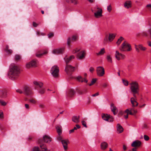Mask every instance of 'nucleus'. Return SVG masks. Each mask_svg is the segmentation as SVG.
<instances>
[{
  "label": "nucleus",
  "instance_id": "1",
  "mask_svg": "<svg viewBox=\"0 0 151 151\" xmlns=\"http://www.w3.org/2000/svg\"><path fill=\"white\" fill-rule=\"evenodd\" d=\"M20 73L19 68L14 63H12L10 66L8 75L9 78L12 80L16 79Z\"/></svg>",
  "mask_w": 151,
  "mask_h": 151
},
{
  "label": "nucleus",
  "instance_id": "2",
  "mask_svg": "<svg viewBox=\"0 0 151 151\" xmlns=\"http://www.w3.org/2000/svg\"><path fill=\"white\" fill-rule=\"evenodd\" d=\"M75 57L71 55L69 57L66 56L64 58L65 60L66 63L65 68V71L67 74L68 75L70 74V73L73 71L75 69V68L72 67L71 65H68L67 63H68L72 59L74 58Z\"/></svg>",
  "mask_w": 151,
  "mask_h": 151
},
{
  "label": "nucleus",
  "instance_id": "3",
  "mask_svg": "<svg viewBox=\"0 0 151 151\" xmlns=\"http://www.w3.org/2000/svg\"><path fill=\"white\" fill-rule=\"evenodd\" d=\"M130 88L132 92L137 93L139 91V84L136 81H133L129 84Z\"/></svg>",
  "mask_w": 151,
  "mask_h": 151
},
{
  "label": "nucleus",
  "instance_id": "4",
  "mask_svg": "<svg viewBox=\"0 0 151 151\" xmlns=\"http://www.w3.org/2000/svg\"><path fill=\"white\" fill-rule=\"evenodd\" d=\"M92 11L93 12H94V16L96 18H99L102 16V10L98 6H95Z\"/></svg>",
  "mask_w": 151,
  "mask_h": 151
},
{
  "label": "nucleus",
  "instance_id": "5",
  "mask_svg": "<svg viewBox=\"0 0 151 151\" xmlns=\"http://www.w3.org/2000/svg\"><path fill=\"white\" fill-rule=\"evenodd\" d=\"M120 50L122 51H129L131 49V46L130 44L124 42L122 45L119 48Z\"/></svg>",
  "mask_w": 151,
  "mask_h": 151
},
{
  "label": "nucleus",
  "instance_id": "6",
  "mask_svg": "<svg viewBox=\"0 0 151 151\" xmlns=\"http://www.w3.org/2000/svg\"><path fill=\"white\" fill-rule=\"evenodd\" d=\"M59 71V70L58 66L54 65L51 68L50 73L53 77H56L58 76Z\"/></svg>",
  "mask_w": 151,
  "mask_h": 151
},
{
  "label": "nucleus",
  "instance_id": "7",
  "mask_svg": "<svg viewBox=\"0 0 151 151\" xmlns=\"http://www.w3.org/2000/svg\"><path fill=\"white\" fill-rule=\"evenodd\" d=\"M23 93L26 96L30 97L33 94L32 90L27 86H25L23 89Z\"/></svg>",
  "mask_w": 151,
  "mask_h": 151
},
{
  "label": "nucleus",
  "instance_id": "8",
  "mask_svg": "<svg viewBox=\"0 0 151 151\" xmlns=\"http://www.w3.org/2000/svg\"><path fill=\"white\" fill-rule=\"evenodd\" d=\"M38 64V61L36 59L32 60L29 63L26 64V67L27 68L31 67H36L37 66Z\"/></svg>",
  "mask_w": 151,
  "mask_h": 151
},
{
  "label": "nucleus",
  "instance_id": "9",
  "mask_svg": "<svg viewBox=\"0 0 151 151\" xmlns=\"http://www.w3.org/2000/svg\"><path fill=\"white\" fill-rule=\"evenodd\" d=\"M97 74L100 77L102 76L105 74L104 69L102 67L99 66L96 68Z\"/></svg>",
  "mask_w": 151,
  "mask_h": 151
},
{
  "label": "nucleus",
  "instance_id": "10",
  "mask_svg": "<svg viewBox=\"0 0 151 151\" xmlns=\"http://www.w3.org/2000/svg\"><path fill=\"white\" fill-rule=\"evenodd\" d=\"M64 49V47H62L58 49H54L52 51V53L54 54L62 53L63 52Z\"/></svg>",
  "mask_w": 151,
  "mask_h": 151
},
{
  "label": "nucleus",
  "instance_id": "11",
  "mask_svg": "<svg viewBox=\"0 0 151 151\" xmlns=\"http://www.w3.org/2000/svg\"><path fill=\"white\" fill-rule=\"evenodd\" d=\"M115 37V35L114 34L111 33L109 35V36L108 37V36H106L104 39V41H107L108 40L110 42L112 41L114 38Z\"/></svg>",
  "mask_w": 151,
  "mask_h": 151
},
{
  "label": "nucleus",
  "instance_id": "12",
  "mask_svg": "<svg viewBox=\"0 0 151 151\" xmlns=\"http://www.w3.org/2000/svg\"><path fill=\"white\" fill-rule=\"evenodd\" d=\"M38 142L40 144V147L42 151H49L47 150L45 145L42 143V140L41 139H39Z\"/></svg>",
  "mask_w": 151,
  "mask_h": 151
},
{
  "label": "nucleus",
  "instance_id": "13",
  "mask_svg": "<svg viewBox=\"0 0 151 151\" xmlns=\"http://www.w3.org/2000/svg\"><path fill=\"white\" fill-rule=\"evenodd\" d=\"M34 84L36 86L35 89H38V88H41L43 86V83L41 82L37 81H35L33 82Z\"/></svg>",
  "mask_w": 151,
  "mask_h": 151
},
{
  "label": "nucleus",
  "instance_id": "14",
  "mask_svg": "<svg viewBox=\"0 0 151 151\" xmlns=\"http://www.w3.org/2000/svg\"><path fill=\"white\" fill-rule=\"evenodd\" d=\"M63 145L64 149L65 150H66L68 149V145L69 143V141L67 139H63L61 142Z\"/></svg>",
  "mask_w": 151,
  "mask_h": 151
},
{
  "label": "nucleus",
  "instance_id": "15",
  "mask_svg": "<svg viewBox=\"0 0 151 151\" xmlns=\"http://www.w3.org/2000/svg\"><path fill=\"white\" fill-rule=\"evenodd\" d=\"M142 144V142L138 140L134 141L131 144L132 147H139Z\"/></svg>",
  "mask_w": 151,
  "mask_h": 151
},
{
  "label": "nucleus",
  "instance_id": "16",
  "mask_svg": "<svg viewBox=\"0 0 151 151\" xmlns=\"http://www.w3.org/2000/svg\"><path fill=\"white\" fill-rule=\"evenodd\" d=\"M85 52L84 51L82 50L79 52L77 54V57L78 59H81L84 57Z\"/></svg>",
  "mask_w": 151,
  "mask_h": 151
},
{
  "label": "nucleus",
  "instance_id": "17",
  "mask_svg": "<svg viewBox=\"0 0 151 151\" xmlns=\"http://www.w3.org/2000/svg\"><path fill=\"white\" fill-rule=\"evenodd\" d=\"M102 118L104 120L109 122H112L113 121L112 119H110V115H108L107 114H103L102 115Z\"/></svg>",
  "mask_w": 151,
  "mask_h": 151
},
{
  "label": "nucleus",
  "instance_id": "18",
  "mask_svg": "<svg viewBox=\"0 0 151 151\" xmlns=\"http://www.w3.org/2000/svg\"><path fill=\"white\" fill-rule=\"evenodd\" d=\"M79 82H85L87 83L88 82V80L86 79L85 78H83L81 76H78L76 78Z\"/></svg>",
  "mask_w": 151,
  "mask_h": 151
},
{
  "label": "nucleus",
  "instance_id": "19",
  "mask_svg": "<svg viewBox=\"0 0 151 151\" xmlns=\"http://www.w3.org/2000/svg\"><path fill=\"white\" fill-rule=\"evenodd\" d=\"M75 92L73 90L71 89L66 93V96L68 97H72L75 94Z\"/></svg>",
  "mask_w": 151,
  "mask_h": 151
},
{
  "label": "nucleus",
  "instance_id": "20",
  "mask_svg": "<svg viewBox=\"0 0 151 151\" xmlns=\"http://www.w3.org/2000/svg\"><path fill=\"white\" fill-rule=\"evenodd\" d=\"M6 96V91L5 90H0V96L2 98H5Z\"/></svg>",
  "mask_w": 151,
  "mask_h": 151
},
{
  "label": "nucleus",
  "instance_id": "21",
  "mask_svg": "<svg viewBox=\"0 0 151 151\" xmlns=\"http://www.w3.org/2000/svg\"><path fill=\"white\" fill-rule=\"evenodd\" d=\"M111 111L113 112L114 114L115 115L116 114V111H117V109L116 107L113 104L111 105Z\"/></svg>",
  "mask_w": 151,
  "mask_h": 151
},
{
  "label": "nucleus",
  "instance_id": "22",
  "mask_svg": "<svg viewBox=\"0 0 151 151\" xmlns=\"http://www.w3.org/2000/svg\"><path fill=\"white\" fill-rule=\"evenodd\" d=\"M80 116H74L72 117V120L74 122L76 123H78L80 121Z\"/></svg>",
  "mask_w": 151,
  "mask_h": 151
},
{
  "label": "nucleus",
  "instance_id": "23",
  "mask_svg": "<svg viewBox=\"0 0 151 151\" xmlns=\"http://www.w3.org/2000/svg\"><path fill=\"white\" fill-rule=\"evenodd\" d=\"M45 142L49 143L51 141L50 137L47 135H45L43 137Z\"/></svg>",
  "mask_w": 151,
  "mask_h": 151
},
{
  "label": "nucleus",
  "instance_id": "24",
  "mask_svg": "<svg viewBox=\"0 0 151 151\" xmlns=\"http://www.w3.org/2000/svg\"><path fill=\"white\" fill-rule=\"evenodd\" d=\"M131 2L130 1H126L124 4V7L127 9L131 7Z\"/></svg>",
  "mask_w": 151,
  "mask_h": 151
},
{
  "label": "nucleus",
  "instance_id": "25",
  "mask_svg": "<svg viewBox=\"0 0 151 151\" xmlns=\"http://www.w3.org/2000/svg\"><path fill=\"white\" fill-rule=\"evenodd\" d=\"M117 131L119 133H122L123 131V127L119 124H117Z\"/></svg>",
  "mask_w": 151,
  "mask_h": 151
},
{
  "label": "nucleus",
  "instance_id": "26",
  "mask_svg": "<svg viewBox=\"0 0 151 151\" xmlns=\"http://www.w3.org/2000/svg\"><path fill=\"white\" fill-rule=\"evenodd\" d=\"M130 101L133 106H137L138 105V103L135 100L134 98H131Z\"/></svg>",
  "mask_w": 151,
  "mask_h": 151
},
{
  "label": "nucleus",
  "instance_id": "27",
  "mask_svg": "<svg viewBox=\"0 0 151 151\" xmlns=\"http://www.w3.org/2000/svg\"><path fill=\"white\" fill-rule=\"evenodd\" d=\"M48 52L47 51H45L44 52H39V53H37L36 54V56L37 57H40L42 55H46L47 53Z\"/></svg>",
  "mask_w": 151,
  "mask_h": 151
},
{
  "label": "nucleus",
  "instance_id": "28",
  "mask_svg": "<svg viewBox=\"0 0 151 151\" xmlns=\"http://www.w3.org/2000/svg\"><path fill=\"white\" fill-rule=\"evenodd\" d=\"M122 54L120 53L119 51H116L115 54V57L118 60H119L120 59V57L122 55Z\"/></svg>",
  "mask_w": 151,
  "mask_h": 151
},
{
  "label": "nucleus",
  "instance_id": "29",
  "mask_svg": "<svg viewBox=\"0 0 151 151\" xmlns=\"http://www.w3.org/2000/svg\"><path fill=\"white\" fill-rule=\"evenodd\" d=\"M108 144L105 142H102L101 144V148L102 150H104L108 146Z\"/></svg>",
  "mask_w": 151,
  "mask_h": 151
},
{
  "label": "nucleus",
  "instance_id": "30",
  "mask_svg": "<svg viewBox=\"0 0 151 151\" xmlns=\"http://www.w3.org/2000/svg\"><path fill=\"white\" fill-rule=\"evenodd\" d=\"M5 50L8 54L11 53L12 52V50L9 49V46L8 45L6 46Z\"/></svg>",
  "mask_w": 151,
  "mask_h": 151
},
{
  "label": "nucleus",
  "instance_id": "31",
  "mask_svg": "<svg viewBox=\"0 0 151 151\" xmlns=\"http://www.w3.org/2000/svg\"><path fill=\"white\" fill-rule=\"evenodd\" d=\"M105 52L104 49V48H102L101 50L98 53H96L97 55H102Z\"/></svg>",
  "mask_w": 151,
  "mask_h": 151
},
{
  "label": "nucleus",
  "instance_id": "32",
  "mask_svg": "<svg viewBox=\"0 0 151 151\" xmlns=\"http://www.w3.org/2000/svg\"><path fill=\"white\" fill-rule=\"evenodd\" d=\"M56 129L57 132L58 133V134L61 135L62 134V131L60 128L58 126H57L56 127Z\"/></svg>",
  "mask_w": 151,
  "mask_h": 151
},
{
  "label": "nucleus",
  "instance_id": "33",
  "mask_svg": "<svg viewBox=\"0 0 151 151\" xmlns=\"http://www.w3.org/2000/svg\"><path fill=\"white\" fill-rule=\"evenodd\" d=\"M56 139L59 142L61 141V142H62V140H63L62 136H61V135L59 134H58V135L56 137Z\"/></svg>",
  "mask_w": 151,
  "mask_h": 151
},
{
  "label": "nucleus",
  "instance_id": "34",
  "mask_svg": "<svg viewBox=\"0 0 151 151\" xmlns=\"http://www.w3.org/2000/svg\"><path fill=\"white\" fill-rule=\"evenodd\" d=\"M66 1L68 3H72L74 4H76L77 3V0H66Z\"/></svg>",
  "mask_w": 151,
  "mask_h": 151
},
{
  "label": "nucleus",
  "instance_id": "35",
  "mask_svg": "<svg viewBox=\"0 0 151 151\" xmlns=\"http://www.w3.org/2000/svg\"><path fill=\"white\" fill-rule=\"evenodd\" d=\"M138 47L140 50H142L145 51L146 49V47H143L141 45H138Z\"/></svg>",
  "mask_w": 151,
  "mask_h": 151
},
{
  "label": "nucleus",
  "instance_id": "36",
  "mask_svg": "<svg viewBox=\"0 0 151 151\" xmlns=\"http://www.w3.org/2000/svg\"><path fill=\"white\" fill-rule=\"evenodd\" d=\"M125 112L126 113H127V114H130V115H134V114L133 112H132V111H131L129 109H127L125 111Z\"/></svg>",
  "mask_w": 151,
  "mask_h": 151
},
{
  "label": "nucleus",
  "instance_id": "37",
  "mask_svg": "<svg viewBox=\"0 0 151 151\" xmlns=\"http://www.w3.org/2000/svg\"><path fill=\"white\" fill-rule=\"evenodd\" d=\"M124 39V38L122 37H121L120 38L118 39L117 41L116 42V44H117L118 45H119L121 43V41H122Z\"/></svg>",
  "mask_w": 151,
  "mask_h": 151
},
{
  "label": "nucleus",
  "instance_id": "38",
  "mask_svg": "<svg viewBox=\"0 0 151 151\" xmlns=\"http://www.w3.org/2000/svg\"><path fill=\"white\" fill-rule=\"evenodd\" d=\"M39 90V93L41 94H43L45 93V88H42L40 89H38Z\"/></svg>",
  "mask_w": 151,
  "mask_h": 151
},
{
  "label": "nucleus",
  "instance_id": "39",
  "mask_svg": "<svg viewBox=\"0 0 151 151\" xmlns=\"http://www.w3.org/2000/svg\"><path fill=\"white\" fill-rule=\"evenodd\" d=\"M0 103L2 106H5L6 104V103L2 100H0Z\"/></svg>",
  "mask_w": 151,
  "mask_h": 151
},
{
  "label": "nucleus",
  "instance_id": "40",
  "mask_svg": "<svg viewBox=\"0 0 151 151\" xmlns=\"http://www.w3.org/2000/svg\"><path fill=\"white\" fill-rule=\"evenodd\" d=\"M21 58V56L20 55H16L15 56V59L16 60H18L20 59Z\"/></svg>",
  "mask_w": 151,
  "mask_h": 151
},
{
  "label": "nucleus",
  "instance_id": "41",
  "mask_svg": "<svg viewBox=\"0 0 151 151\" xmlns=\"http://www.w3.org/2000/svg\"><path fill=\"white\" fill-rule=\"evenodd\" d=\"M107 59L108 62L110 63H112V60L110 56L109 55H108L107 56Z\"/></svg>",
  "mask_w": 151,
  "mask_h": 151
},
{
  "label": "nucleus",
  "instance_id": "42",
  "mask_svg": "<svg viewBox=\"0 0 151 151\" xmlns=\"http://www.w3.org/2000/svg\"><path fill=\"white\" fill-rule=\"evenodd\" d=\"M122 81H123V83L124 84L125 86H127L128 85V82L127 81L125 80L124 79H122Z\"/></svg>",
  "mask_w": 151,
  "mask_h": 151
},
{
  "label": "nucleus",
  "instance_id": "43",
  "mask_svg": "<svg viewBox=\"0 0 151 151\" xmlns=\"http://www.w3.org/2000/svg\"><path fill=\"white\" fill-rule=\"evenodd\" d=\"M129 109L130 110L133 112L134 114L137 113V110L134 109V108H129Z\"/></svg>",
  "mask_w": 151,
  "mask_h": 151
},
{
  "label": "nucleus",
  "instance_id": "44",
  "mask_svg": "<svg viewBox=\"0 0 151 151\" xmlns=\"http://www.w3.org/2000/svg\"><path fill=\"white\" fill-rule=\"evenodd\" d=\"M144 140L145 141H148L149 139V137L148 136H147L146 135H144Z\"/></svg>",
  "mask_w": 151,
  "mask_h": 151
},
{
  "label": "nucleus",
  "instance_id": "45",
  "mask_svg": "<svg viewBox=\"0 0 151 151\" xmlns=\"http://www.w3.org/2000/svg\"><path fill=\"white\" fill-rule=\"evenodd\" d=\"M32 151H40L37 147H35L32 149Z\"/></svg>",
  "mask_w": 151,
  "mask_h": 151
},
{
  "label": "nucleus",
  "instance_id": "46",
  "mask_svg": "<svg viewBox=\"0 0 151 151\" xmlns=\"http://www.w3.org/2000/svg\"><path fill=\"white\" fill-rule=\"evenodd\" d=\"M16 91L17 92L19 93H23V91H22L21 89H17L16 90Z\"/></svg>",
  "mask_w": 151,
  "mask_h": 151
},
{
  "label": "nucleus",
  "instance_id": "47",
  "mask_svg": "<svg viewBox=\"0 0 151 151\" xmlns=\"http://www.w3.org/2000/svg\"><path fill=\"white\" fill-rule=\"evenodd\" d=\"M81 123L82 125L85 127H87L86 123V122L83 120H82L81 121Z\"/></svg>",
  "mask_w": 151,
  "mask_h": 151
},
{
  "label": "nucleus",
  "instance_id": "48",
  "mask_svg": "<svg viewBox=\"0 0 151 151\" xmlns=\"http://www.w3.org/2000/svg\"><path fill=\"white\" fill-rule=\"evenodd\" d=\"M71 42V39L70 38H68L67 42V44L69 46H70V44Z\"/></svg>",
  "mask_w": 151,
  "mask_h": 151
},
{
  "label": "nucleus",
  "instance_id": "49",
  "mask_svg": "<svg viewBox=\"0 0 151 151\" xmlns=\"http://www.w3.org/2000/svg\"><path fill=\"white\" fill-rule=\"evenodd\" d=\"M80 50L78 48H76L73 50V53H75L78 52Z\"/></svg>",
  "mask_w": 151,
  "mask_h": 151
},
{
  "label": "nucleus",
  "instance_id": "50",
  "mask_svg": "<svg viewBox=\"0 0 151 151\" xmlns=\"http://www.w3.org/2000/svg\"><path fill=\"white\" fill-rule=\"evenodd\" d=\"M29 101L31 103L33 104H35L36 103V101L35 100L33 99H30L29 100Z\"/></svg>",
  "mask_w": 151,
  "mask_h": 151
},
{
  "label": "nucleus",
  "instance_id": "51",
  "mask_svg": "<svg viewBox=\"0 0 151 151\" xmlns=\"http://www.w3.org/2000/svg\"><path fill=\"white\" fill-rule=\"evenodd\" d=\"M3 117V112L2 110H0V118H2Z\"/></svg>",
  "mask_w": 151,
  "mask_h": 151
},
{
  "label": "nucleus",
  "instance_id": "52",
  "mask_svg": "<svg viewBox=\"0 0 151 151\" xmlns=\"http://www.w3.org/2000/svg\"><path fill=\"white\" fill-rule=\"evenodd\" d=\"M107 9L108 11L109 12H110L111 11V9L110 5H109L107 6Z\"/></svg>",
  "mask_w": 151,
  "mask_h": 151
},
{
  "label": "nucleus",
  "instance_id": "53",
  "mask_svg": "<svg viewBox=\"0 0 151 151\" xmlns=\"http://www.w3.org/2000/svg\"><path fill=\"white\" fill-rule=\"evenodd\" d=\"M146 7H149V9L151 11V4H149L146 5Z\"/></svg>",
  "mask_w": 151,
  "mask_h": 151
},
{
  "label": "nucleus",
  "instance_id": "54",
  "mask_svg": "<svg viewBox=\"0 0 151 151\" xmlns=\"http://www.w3.org/2000/svg\"><path fill=\"white\" fill-rule=\"evenodd\" d=\"M53 33H50L49 34H48V36L49 38H50L51 37H52L53 36Z\"/></svg>",
  "mask_w": 151,
  "mask_h": 151
},
{
  "label": "nucleus",
  "instance_id": "55",
  "mask_svg": "<svg viewBox=\"0 0 151 151\" xmlns=\"http://www.w3.org/2000/svg\"><path fill=\"white\" fill-rule=\"evenodd\" d=\"M148 34L149 35L151 39V29H149L147 31Z\"/></svg>",
  "mask_w": 151,
  "mask_h": 151
},
{
  "label": "nucleus",
  "instance_id": "56",
  "mask_svg": "<svg viewBox=\"0 0 151 151\" xmlns=\"http://www.w3.org/2000/svg\"><path fill=\"white\" fill-rule=\"evenodd\" d=\"M96 80L97 79L96 78H93L91 81V83L94 84L96 82Z\"/></svg>",
  "mask_w": 151,
  "mask_h": 151
},
{
  "label": "nucleus",
  "instance_id": "57",
  "mask_svg": "<svg viewBox=\"0 0 151 151\" xmlns=\"http://www.w3.org/2000/svg\"><path fill=\"white\" fill-rule=\"evenodd\" d=\"M33 25L34 27H36L37 26L38 24L35 22H33Z\"/></svg>",
  "mask_w": 151,
  "mask_h": 151
},
{
  "label": "nucleus",
  "instance_id": "58",
  "mask_svg": "<svg viewBox=\"0 0 151 151\" xmlns=\"http://www.w3.org/2000/svg\"><path fill=\"white\" fill-rule=\"evenodd\" d=\"M99 95V93L98 92H97L96 93H95V94H93V95H92V96H93V97H95V96H97L98 95Z\"/></svg>",
  "mask_w": 151,
  "mask_h": 151
},
{
  "label": "nucleus",
  "instance_id": "59",
  "mask_svg": "<svg viewBox=\"0 0 151 151\" xmlns=\"http://www.w3.org/2000/svg\"><path fill=\"white\" fill-rule=\"evenodd\" d=\"M94 70V68L93 67H91L90 68L89 71L91 72H93V71Z\"/></svg>",
  "mask_w": 151,
  "mask_h": 151
},
{
  "label": "nucleus",
  "instance_id": "60",
  "mask_svg": "<svg viewBox=\"0 0 151 151\" xmlns=\"http://www.w3.org/2000/svg\"><path fill=\"white\" fill-rule=\"evenodd\" d=\"M25 107L27 109H29V105L27 104H25Z\"/></svg>",
  "mask_w": 151,
  "mask_h": 151
},
{
  "label": "nucleus",
  "instance_id": "61",
  "mask_svg": "<svg viewBox=\"0 0 151 151\" xmlns=\"http://www.w3.org/2000/svg\"><path fill=\"white\" fill-rule=\"evenodd\" d=\"M123 148L124 151H125L127 149V147L124 145H123Z\"/></svg>",
  "mask_w": 151,
  "mask_h": 151
},
{
  "label": "nucleus",
  "instance_id": "62",
  "mask_svg": "<svg viewBox=\"0 0 151 151\" xmlns=\"http://www.w3.org/2000/svg\"><path fill=\"white\" fill-rule=\"evenodd\" d=\"M142 35L144 37H147V34L145 32H143Z\"/></svg>",
  "mask_w": 151,
  "mask_h": 151
},
{
  "label": "nucleus",
  "instance_id": "63",
  "mask_svg": "<svg viewBox=\"0 0 151 151\" xmlns=\"http://www.w3.org/2000/svg\"><path fill=\"white\" fill-rule=\"evenodd\" d=\"M103 87H106L108 86L107 84L106 83H104L102 85Z\"/></svg>",
  "mask_w": 151,
  "mask_h": 151
},
{
  "label": "nucleus",
  "instance_id": "64",
  "mask_svg": "<svg viewBox=\"0 0 151 151\" xmlns=\"http://www.w3.org/2000/svg\"><path fill=\"white\" fill-rule=\"evenodd\" d=\"M76 37L75 36H73L72 38V40H75L76 39Z\"/></svg>",
  "mask_w": 151,
  "mask_h": 151
}]
</instances>
